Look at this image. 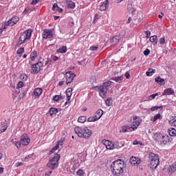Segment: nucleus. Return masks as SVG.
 <instances>
[{
	"label": "nucleus",
	"instance_id": "obj_59",
	"mask_svg": "<svg viewBox=\"0 0 176 176\" xmlns=\"http://www.w3.org/2000/svg\"><path fill=\"white\" fill-rule=\"evenodd\" d=\"M157 96H159V94H158V93L152 94V95L150 96V97H151V98H153V99H155V98H156V97H157Z\"/></svg>",
	"mask_w": 176,
	"mask_h": 176
},
{
	"label": "nucleus",
	"instance_id": "obj_49",
	"mask_svg": "<svg viewBox=\"0 0 176 176\" xmlns=\"http://www.w3.org/2000/svg\"><path fill=\"white\" fill-rule=\"evenodd\" d=\"M160 45H164V43H166V38H164V37H162L160 39Z\"/></svg>",
	"mask_w": 176,
	"mask_h": 176
},
{
	"label": "nucleus",
	"instance_id": "obj_47",
	"mask_svg": "<svg viewBox=\"0 0 176 176\" xmlns=\"http://www.w3.org/2000/svg\"><path fill=\"white\" fill-rule=\"evenodd\" d=\"M6 28L4 25L0 28V37L2 36V32H3V30H6Z\"/></svg>",
	"mask_w": 176,
	"mask_h": 176
},
{
	"label": "nucleus",
	"instance_id": "obj_60",
	"mask_svg": "<svg viewBox=\"0 0 176 176\" xmlns=\"http://www.w3.org/2000/svg\"><path fill=\"white\" fill-rule=\"evenodd\" d=\"M85 61H86V59H84L83 60H81V61H78V64H79V65H85Z\"/></svg>",
	"mask_w": 176,
	"mask_h": 176
},
{
	"label": "nucleus",
	"instance_id": "obj_35",
	"mask_svg": "<svg viewBox=\"0 0 176 176\" xmlns=\"http://www.w3.org/2000/svg\"><path fill=\"white\" fill-rule=\"evenodd\" d=\"M57 52H58V53H62V54L67 53V47H60V48L57 50Z\"/></svg>",
	"mask_w": 176,
	"mask_h": 176
},
{
	"label": "nucleus",
	"instance_id": "obj_61",
	"mask_svg": "<svg viewBox=\"0 0 176 176\" xmlns=\"http://www.w3.org/2000/svg\"><path fill=\"white\" fill-rule=\"evenodd\" d=\"M127 9H128L129 12H131V13H133V9L131 8V5H128Z\"/></svg>",
	"mask_w": 176,
	"mask_h": 176
},
{
	"label": "nucleus",
	"instance_id": "obj_58",
	"mask_svg": "<svg viewBox=\"0 0 176 176\" xmlns=\"http://www.w3.org/2000/svg\"><path fill=\"white\" fill-rule=\"evenodd\" d=\"M65 141V138H60V140L58 142L60 145H63V142Z\"/></svg>",
	"mask_w": 176,
	"mask_h": 176
},
{
	"label": "nucleus",
	"instance_id": "obj_32",
	"mask_svg": "<svg viewBox=\"0 0 176 176\" xmlns=\"http://www.w3.org/2000/svg\"><path fill=\"white\" fill-rule=\"evenodd\" d=\"M38 57V53L36 51H33L32 53L30 54V59L32 61H34L35 58Z\"/></svg>",
	"mask_w": 176,
	"mask_h": 176
},
{
	"label": "nucleus",
	"instance_id": "obj_2",
	"mask_svg": "<svg viewBox=\"0 0 176 176\" xmlns=\"http://www.w3.org/2000/svg\"><path fill=\"white\" fill-rule=\"evenodd\" d=\"M160 164V157L159 155L155 154L153 153H150L148 154V168L151 171H155L157 168V166Z\"/></svg>",
	"mask_w": 176,
	"mask_h": 176
},
{
	"label": "nucleus",
	"instance_id": "obj_11",
	"mask_svg": "<svg viewBox=\"0 0 176 176\" xmlns=\"http://www.w3.org/2000/svg\"><path fill=\"white\" fill-rule=\"evenodd\" d=\"M65 75H66V85H69V83H72V82L74 81V78L76 76V74H75L71 71L67 72Z\"/></svg>",
	"mask_w": 176,
	"mask_h": 176
},
{
	"label": "nucleus",
	"instance_id": "obj_46",
	"mask_svg": "<svg viewBox=\"0 0 176 176\" xmlns=\"http://www.w3.org/2000/svg\"><path fill=\"white\" fill-rule=\"evenodd\" d=\"M17 54H23L24 53V48L23 47H21L19 49H18L17 52H16Z\"/></svg>",
	"mask_w": 176,
	"mask_h": 176
},
{
	"label": "nucleus",
	"instance_id": "obj_13",
	"mask_svg": "<svg viewBox=\"0 0 176 176\" xmlns=\"http://www.w3.org/2000/svg\"><path fill=\"white\" fill-rule=\"evenodd\" d=\"M42 36L44 39H52L54 37L53 31L52 30H44Z\"/></svg>",
	"mask_w": 176,
	"mask_h": 176
},
{
	"label": "nucleus",
	"instance_id": "obj_5",
	"mask_svg": "<svg viewBox=\"0 0 176 176\" xmlns=\"http://www.w3.org/2000/svg\"><path fill=\"white\" fill-rule=\"evenodd\" d=\"M58 160H60V155L55 154L54 156L50 158L47 167L50 170H56L58 167Z\"/></svg>",
	"mask_w": 176,
	"mask_h": 176
},
{
	"label": "nucleus",
	"instance_id": "obj_19",
	"mask_svg": "<svg viewBox=\"0 0 176 176\" xmlns=\"http://www.w3.org/2000/svg\"><path fill=\"white\" fill-rule=\"evenodd\" d=\"M173 94H175L174 89L173 88H168L164 90L162 96H173Z\"/></svg>",
	"mask_w": 176,
	"mask_h": 176
},
{
	"label": "nucleus",
	"instance_id": "obj_16",
	"mask_svg": "<svg viewBox=\"0 0 176 176\" xmlns=\"http://www.w3.org/2000/svg\"><path fill=\"white\" fill-rule=\"evenodd\" d=\"M74 131L76 134L80 137V138H83V133H85V126L80 127V126H76L74 128Z\"/></svg>",
	"mask_w": 176,
	"mask_h": 176
},
{
	"label": "nucleus",
	"instance_id": "obj_3",
	"mask_svg": "<svg viewBox=\"0 0 176 176\" xmlns=\"http://www.w3.org/2000/svg\"><path fill=\"white\" fill-rule=\"evenodd\" d=\"M153 140H154L155 142L159 144V145H166L168 141H170V136L166 134H162L159 132L153 133Z\"/></svg>",
	"mask_w": 176,
	"mask_h": 176
},
{
	"label": "nucleus",
	"instance_id": "obj_41",
	"mask_svg": "<svg viewBox=\"0 0 176 176\" xmlns=\"http://www.w3.org/2000/svg\"><path fill=\"white\" fill-rule=\"evenodd\" d=\"M170 123L172 126H174L175 127H176V116L170 119Z\"/></svg>",
	"mask_w": 176,
	"mask_h": 176
},
{
	"label": "nucleus",
	"instance_id": "obj_51",
	"mask_svg": "<svg viewBox=\"0 0 176 176\" xmlns=\"http://www.w3.org/2000/svg\"><path fill=\"white\" fill-rule=\"evenodd\" d=\"M96 120H98L97 119H96V117H89L88 118V122H96Z\"/></svg>",
	"mask_w": 176,
	"mask_h": 176
},
{
	"label": "nucleus",
	"instance_id": "obj_33",
	"mask_svg": "<svg viewBox=\"0 0 176 176\" xmlns=\"http://www.w3.org/2000/svg\"><path fill=\"white\" fill-rule=\"evenodd\" d=\"M175 170H176V164H173L169 166V168H168L169 173H175Z\"/></svg>",
	"mask_w": 176,
	"mask_h": 176
},
{
	"label": "nucleus",
	"instance_id": "obj_44",
	"mask_svg": "<svg viewBox=\"0 0 176 176\" xmlns=\"http://www.w3.org/2000/svg\"><path fill=\"white\" fill-rule=\"evenodd\" d=\"M19 78L21 80L25 81L27 80L28 77L26 76V74H21L19 76Z\"/></svg>",
	"mask_w": 176,
	"mask_h": 176
},
{
	"label": "nucleus",
	"instance_id": "obj_40",
	"mask_svg": "<svg viewBox=\"0 0 176 176\" xmlns=\"http://www.w3.org/2000/svg\"><path fill=\"white\" fill-rule=\"evenodd\" d=\"M158 119H162V115H160V113L154 116L153 118V122H156V120H158Z\"/></svg>",
	"mask_w": 176,
	"mask_h": 176
},
{
	"label": "nucleus",
	"instance_id": "obj_34",
	"mask_svg": "<svg viewBox=\"0 0 176 176\" xmlns=\"http://www.w3.org/2000/svg\"><path fill=\"white\" fill-rule=\"evenodd\" d=\"M150 42L152 43H157V36L154 35L150 37Z\"/></svg>",
	"mask_w": 176,
	"mask_h": 176
},
{
	"label": "nucleus",
	"instance_id": "obj_25",
	"mask_svg": "<svg viewBox=\"0 0 176 176\" xmlns=\"http://www.w3.org/2000/svg\"><path fill=\"white\" fill-rule=\"evenodd\" d=\"M72 96V88H68L66 90V97L68 101H70L71 97Z\"/></svg>",
	"mask_w": 176,
	"mask_h": 176
},
{
	"label": "nucleus",
	"instance_id": "obj_63",
	"mask_svg": "<svg viewBox=\"0 0 176 176\" xmlns=\"http://www.w3.org/2000/svg\"><path fill=\"white\" fill-rule=\"evenodd\" d=\"M52 60L54 61H57V60H58V57L56 56H52Z\"/></svg>",
	"mask_w": 176,
	"mask_h": 176
},
{
	"label": "nucleus",
	"instance_id": "obj_48",
	"mask_svg": "<svg viewBox=\"0 0 176 176\" xmlns=\"http://www.w3.org/2000/svg\"><path fill=\"white\" fill-rule=\"evenodd\" d=\"M23 86H24V82H23V81H19L17 84V87L19 89H21V87H23Z\"/></svg>",
	"mask_w": 176,
	"mask_h": 176
},
{
	"label": "nucleus",
	"instance_id": "obj_15",
	"mask_svg": "<svg viewBox=\"0 0 176 176\" xmlns=\"http://www.w3.org/2000/svg\"><path fill=\"white\" fill-rule=\"evenodd\" d=\"M43 91V89H42V88H36L32 91V96L35 98H39V97H41V96L42 95Z\"/></svg>",
	"mask_w": 176,
	"mask_h": 176
},
{
	"label": "nucleus",
	"instance_id": "obj_27",
	"mask_svg": "<svg viewBox=\"0 0 176 176\" xmlns=\"http://www.w3.org/2000/svg\"><path fill=\"white\" fill-rule=\"evenodd\" d=\"M155 82H157L158 85H160V86H164V85H166V82L164 81V79L160 77H157L155 78Z\"/></svg>",
	"mask_w": 176,
	"mask_h": 176
},
{
	"label": "nucleus",
	"instance_id": "obj_22",
	"mask_svg": "<svg viewBox=\"0 0 176 176\" xmlns=\"http://www.w3.org/2000/svg\"><path fill=\"white\" fill-rule=\"evenodd\" d=\"M8 129V123L2 122L0 123V133H5Z\"/></svg>",
	"mask_w": 176,
	"mask_h": 176
},
{
	"label": "nucleus",
	"instance_id": "obj_29",
	"mask_svg": "<svg viewBox=\"0 0 176 176\" xmlns=\"http://www.w3.org/2000/svg\"><path fill=\"white\" fill-rule=\"evenodd\" d=\"M50 116H53V115H56L58 113V110L56 108L52 107L49 111Z\"/></svg>",
	"mask_w": 176,
	"mask_h": 176
},
{
	"label": "nucleus",
	"instance_id": "obj_4",
	"mask_svg": "<svg viewBox=\"0 0 176 176\" xmlns=\"http://www.w3.org/2000/svg\"><path fill=\"white\" fill-rule=\"evenodd\" d=\"M111 85H112V81L109 80L98 87L99 96L102 98H107V93H108V90H109V86H111Z\"/></svg>",
	"mask_w": 176,
	"mask_h": 176
},
{
	"label": "nucleus",
	"instance_id": "obj_64",
	"mask_svg": "<svg viewBox=\"0 0 176 176\" xmlns=\"http://www.w3.org/2000/svg\"><path fill=\"white\" fill-rule=\"evenodd\" d=\"M52 170L51 171H49L48 173H45V176H49V175H52Z\"/></svg>",
	"mask_w": 176,
	"mask_h": 176
},
{
	"label": "nucleus",
	"instance_id": "obj_52",
	"mask_svg": "<svg viewBox=\"0 0 176 176\" xmlns=\"http://www.w3.org/2000/svg\"><path fill=\"white\" fill-rule=\"evenodd\" d=\"M149 53H151L149 49H146L143 52L144 56H149Z\"/></svg>",
	"mask_w": 176,
	"mask_h": 176
},
{
	"label": "nucleus",
	"instance_id": "obj_18",
	"mask_svg": "<svg viewBox=\"0 0 176 176\" xmlns=\"http://www.w3.org/2000/svg\"><path fill=\"white\" fill-rule=\"evenodd\" d=\"M122 38H123V35H120V34L119 36H114L113 38H111V39L110 40L111 45L112 46H113V45L118 44V42H119V41H120V39H121Z\"/></svg>",
	"mask_w": 176,
	"mask_h": 176
},
{
	"label": "nucleus",
	"instance_id": "obj_20",
	"mask_svg": "<svg viewBox=\"0 0 176 176\" xmlns=\"http://www.w3.org/2000/svg\"><path fill=\"white\" fill-rule=\"evenodd\" d=\"M109 6V1L108 0H105L102 2V5L99 7L100 10H107V8Z\"/></svg>",
	"mask_w": 176,
	"mask_h": 176
},
{
	"label": "nucleus",
	"instance_id": "obj_56",
	"mask_svg": "<svg viewBox=\"0 0 176 176\" xmlns=\"http://www.w3.org/2000/svg\"><path fill=\"white\" fill-rule=\"evenodd\" d=\"M98 47L97 46H91L90 47V50H91L92 52H96V50H98Z\"/></svg>",
	"mask_w": 176,
	"mask_h": 176
},
{
	"label": "nucleus",
	"instance_id": "obj_14",
	"mask_svg": "<svg viewBox=\"0 0 176 176\" xmlns=\"http://www.w3.org/2000/svg\"><path fill=\"white\" fill-rule=\"evenodd\" d=\"M129 162L131 166H135V167H138V165L141 164V159L136 157L130 158Z\"/></svg>",
	"mask_w": 176,
	"mask_h": 176
},
{
	"label": "nucleus",
	"instance_id": "obj_24",
	"mask_svg": "<svg viewBox=\"0 0 176 176\" xmlns=\"http://www.w3.org/2000/svg\"><path fill=\"white\" fill-rule=\"evenodd\" d=\"M66 5L69 9H75V3L71 0H66Z\"/></svg>",
	"mask_w": 176,
	"mask_h": 176
},
{
	"label": "nucleus",
	"instance_id": "obj_42",
	"mask_svg": "<svg viewBox=\"0 0 176 176\" xmlns=\"http://www.w3.org/2000/svg\"><path fill=\"white\" fill-rule=\"evenodd\" d=\"M60 148V144L58 143L56 146L50 151V153H54Z\"/></svg>",
	"mask_w": 176,
	"mask_h": 176
},
{
	"label": "nucleus",
	"instance_id": "obj_12",
	"mask_svg": "<svg viewBox=\"0 0 176 176\" xmlns=\"http://www.w3.org/2000/svg\"><path fill=\"white\" fill-rule=\"evenodd\" d=\"M21 145H23V146H27V145H29L30 140V138L28 137V135L26 133H24L21 135V139H20Z\"/></svg>",
	"mask_w": 176,
	"mask_h": 176
},
{
	"label": "nucleus",
	"instance_id": "obj_28",
	"mask_svg": "<svg viewBox=\"0 0 176 176\" xmlns=\"http://www.w3.org/2000/svg\"><path fill=\"white\" fill-rule=\"evenodd\" d=\"M124 77L123 76H116L112 78V80H114V82H116L117 83H122V80H123Z\"/></svg>",
	"mask_w": 176,
	"mask_h": 176
},
{
	"label": "nucleus",
	"instance_id": "obj_39",
	"mask_svg": "<svg viewBox=\"0 0 176 176\" xmlns=\"http://www.w3.org/2000/svg\"><path fill=\"white\" fill-rule=\"evenodd\" d=\"M79 123H85L86 122V116H80L78 119Z\"/></svg>",
	"mask_w": 176,
	"mask_h": 176
},
{
	"label": "nucleus",
	"instance_id": "obj_31",
	"mask_svg": "<svg viewBox=\"0 0 176 176\" xmlns=\"http://www.w3.org/2000/svg\"><path fill=\"white\" fill-rule=\"evenodd\" d=\"M155 72H156L155 69H153L152 68H150L148 69V71L146 72V76H152V75H153V74H155Z\"/></svg>",
	"mask_w": 176,
	"mask_h": 176
},
{
	"label": "nucleus",
	"instance_id": "obj_50",
	"mask_svg": "<svg viewBox=\"0 0 176 176\" xmlns=\"http://www.w3.org/2000/svg\"><path fill=\"white\" fill-rule=\"evenodd\" d=\"M105 104L107 107H111V105H112V102H111V99H107L105 101Z\"/></svg>",
	"mask_w": 176,
	"mask_h": 176
},
{
	"label": "nucleus",
	"instance_id": "obj_57",
	"mask_svg": "<svg viewBox=\"0 0 176 176\" xmlns=\"http://www.w3.org/2000/svg\"><path fill=\"white\" fill-rule=\"evenodd\" d=\"M77 175H80V176L83 175V170H82V169L78 170L77 171Z\"/></svg>",
	"mask_w": 176,
	"mask_h": 176
},
{
	"label": "nucleus",
	"instance_id": "obj_37",
	"mask_svg": "<svg viewBox=\"0 0 176 176\" xmlns=\"http://www.w3.org/2000/svg\"><path fill=\"white\" fill-rule=\"evenodd\" d=\"M157 109H163V106H154L151 108L152 112H155V111H157Z\"/></svg>",
	"mask_w": 176,
	"mask_h": 176
},
{
	"label": "nucleus",
	"instance_id": "obj_10",
	"mask_svg": "<svg viewBox=\"0 0 176 176\" xmlns=\"http://www.w3.org/2000/svg\"><path fill=\"white\" fill-rule=\"evenodd\" d=\"M20 20V18L19 16H13L12 19L8 20V21L4 23V25L8 28V27H13L15 24H17V21Z\"/></svg>",
	"mask_w": 176,
	"mask_h": 176
},
{
	"label": "nucleus",
	"instance_id": "obj_38",
	"mask_svg": "<svg viewBox=\"0 0 176 176\" xmlns=\"http://www.w3.org/2000/svg\"><path fill=\"white\" fill-rule=\"evenodd\" d=\"M169 133V135H170L171 137H175L176 135V130L175 129H171L168 131Z\"/></svg>",
	"mask_w": 176,
	"mask_h": 176
},
{
	"label": "nucleus",
	"instance_id": "obj_7",
	"mask_svg": "<svg viewBox=\"0 0 176 176\" xmlns=\"http://www.w3.org/2000/svg\"><path fill=\"white\" fill-rule=\"evenodd\" d=\"M142 122V120H141V118L139 116H133L132 119H131V124H129L131 131H135V130L140 127Z\"/></svg>",
	"mask_w": 176,
	"mask_h": 176
},
{
	"label": "nucleus",
	"instance_id": "obj_21",
	"mask_svg": "<svg viewBox=\"0 0 176 176\" xmlns=\"http://www.w3.org/2000/svg\"><path fill=\"white\" fill-rule=\"evenodd\" d=\"M129 131H133L130 125H124L120 130V133H128Z\"/></svg>",
	"mask_w": 176,
	"mask_h": 176
},
{
	"label": "nucleus",
	"instance_id": "obj_30",
	"mask_svg": "<svg viewBox=\"0 0 176 176\" xmlns=\"http://www.w3.org/2000/svg\"><path fill=\"white\" fill-rule=\"evenodd\" d=\"M11 142H12V144H14L15 146L16 147L17 149H20L21 148V140L19 142V141H16V142H14L13 140V139H12L10 140Z\"/></svg>",
	"mask_w": 176,
	"mask_h": 176
},
{
	"label": "nucleus",
	"instance_id": "obj_8",
	"mask_svg": "<svg viewBox=\"0 0 176 176\" xmlns=\"http://www.w3.org/2000/svg\"><path fill=\"white\" fill-rule=\"evenodd\" d=\"M43 68V63L42 62H38L31 65V74H39L41 69Z\"/></svg>",
	"mask_w": 176,
	"mask_h": 176
},
{
	"label": "nucleus",
	"instance_id": "obj_45",
	"mask_svg": "<svg viewBox=\"0 0 176 176\" xmlns=\"http://www.w3.org/2000/svg\"><path fill=\"white\" fill-rule=\"evenodd\" d=\"M31 159H34V153L28 155V156L25 157V160H30Z\"/></svg>",
	"mask_w": 176,
	"mask_h": 176
},
{
	"label": "nucleus",
	"instance_id": "obj_9",
	"mask_svg": "<svg viewBox=\"0 0 176 176\" xmlns=\"http://www.w3.org/2000/svg\"><path fill=\"white\" fill-rule=\"evenodd\" d=\"M104 145L105 146L107 149H116V148H119V142H116L112 143V142L109 140H105Z\"/></svg>",
	"mask_w": 176,
	"mask_h": 176
},
{
	"label": "nucleus",
	"instance_id": "obj_36",
	"mask_svg": "<svg viewBox=\"0 0 176 176\" xmlns=\"http://www.w3.org/2000/svg\"><path fill=\"white\" fill-rule=\"evenodd\" d=\"M53 100L57 102L60 101V100H63V96L61 95H56L53 97Z\"/></svg>",
	"mask_w": 176,
	"mask_h": 176
},
{
	"label": "nucleus",
	"instance_id": "obj_53",
	"mask_svg": "<svg viewBox=\"0 0 176 176\" xmlns=\"http://www.w3.org/2000/svg\"><path fill=\"white\" fill-rule=\"evenodd\" d=\"M41 0H32V1L31 2V5H32L33 6H35V5H36V3H39Z\"/></svg>",
	"mask_w": 176,
	"mask_h": 176
},
{
	"label": "nucleus",
	"instance_id": "obj_17",
	"mask_svg": "<svg viewBox=\"0 0 176 176\" xmlns=\"http://www.w3.org/2000/svg\"><path fill=\"white\" fill-rule=\"evenodd\" d=\"M91 134H93V131L87 126H85L84 129V133H82V138H87V140H89L90 137H91Z\"/></svg>",
	"mask_w": 176,
	"mask_h": 176
},
{
	"label": "nucleus",
	"instance_id": "obj_54",
	"mask_svg": "<svg viewBox=\"0 0 176 176\" xmlns=\"http://www.w3.org/2000/svg\"><path fill=\"white\" fill-rule=\"evenodd\" d=\"M30 10H31V8H30V7L25 8L23 12V14H27L28 12H30Z\"/></svg>",
	"mask_w": 176,
	"mask_h": 176
},
{
	"label": "nucleus",
	"instance_id": "obj_6",
	"mask_svg": "<svg viewBox=\"0 0 176 176\" xmlns=\"http://www.w3.org/2000/svg\"><path fill=\"white\" fill-rule=\"evenodd\" d=\"M32 35V30L28 29L25 31L19 37L17 45L20 46L23 43H25L29 39H31V36Z\"/></svg>",
	"mask_w": 176,
	"mask_h": 176
},
{
	"label": "nucleus",
	"instance_id": "obj_62",
	"mask_svg": "<svg viewBox=\"0 0 176 176\" xmlns=\"http://www.w3.org/2000/svg\"><path fill=\"white\" fill-rule=\"evenodd\" d=\"M16 167H20V166H23V163L22 162H16L15 164Z\"/></svg>",
	"mask_w": 176,
	"mask_h": 176
},
{
	"label": "nucleus",
	"instance_id": "obj_1",
	"mask_svg": "<svg viewBox=\"0 0 176 176\" xmlns=\"http://www.w3.org/2000/svg\"><path fill=\"white\" fill-rule=\"evenodd\" d=\"M126 162L122 160H117L112 162L110 166L111 173L113 176H123Z\"/></svg>",
	"mask_w": 176,
	"mask_h": 176
},
{
	"label": "nucleus",
	"instance_id": "obj_23",
	"mask_svg": "<svg viewBox=\"0 0 176 176\" xmlns=\"http://www.w3.org/2000/svg\"><path fill=\"white\" fill-rule=\"evenodd\" d=\"M104 115V111L102 109H98L94 117L96 118V120H100L101 116Z\"/></svg>",
	"mask_w": 176,
	"mask_h": 176
},
{
	"label": "nucleus",
	"instance_id": "obj_55",
	"mask_svg": "<svg viewBox=\"0 0 176 176\" xmlns=\"http://www.w3.org/2000/svg\"><path fill=\"white\" fill-rule=\"evenodd\" d=\"M145 34H146V38L147 39L151 38V32L150 31H146Z\"/></svg>",
	"mask_w": 176,
	"mask_h": 176
},
{
	"label": "nucleus",
	"instance_id": "obj_26",
	"mask_svg": "<svg viewBox=\"0 0 176 176\" xmlns=\"http://www.w3.org/2000/svg\"><path fill=\"white\" fill-rule=\"evenodd\" d=\"M52 10L63 13V8L58 7V5L56 3L53 4Z\"/></svg>",
	"mask_w": 176,
	"mask_h": 176
},
{
	"label": "nucleus",
	"instance_id": "obj_43",
	"mask_svg": "<svg viewBox=\"0 0 176 176\" xmlns=\"http://www.w3.org/2000/svg\"><path fill=\"white\" fill-rule=\"evenodd\" d=\"M60 148V144L58 143L56 146L50 151V153H54Z\"/></svg>",
	"mask_w": 176,
	"mask_h": 176
}]
</instances>
